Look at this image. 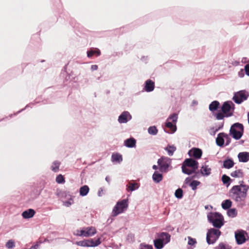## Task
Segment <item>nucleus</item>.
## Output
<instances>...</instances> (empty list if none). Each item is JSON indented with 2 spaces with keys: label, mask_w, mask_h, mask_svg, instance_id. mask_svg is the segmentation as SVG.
I'll return each instance as SVG.
<instances>
[{
  "label": "nucleus",
  "mask_w": 249,
  "mask_h": 249,
  "mask_svg": "<svg viewBox=\"0 0 249 249\" xmlns=\"http://www.w3.org/2000/svg\"><path fill=\"white\" fill-rule=\"evenodd\" d=\"M208 222L213 228L220 229L225 224L226 221L223 215L218 212H210L207 213Z\"/></svg>",
  "instance_id": "f257e3e1"
},
{
  "label": "nucleus",
  "mask_w": 249,
  "mask_h": 249,
  "mask_svg": "<svg viewBox=\"0 0 249 249\" xmlns=\"http://www.w3.org/2000/svg\"><path fill=\"white\" fill-rule=\"evenodd\" d=\"M235 108V105L231 101L228 100L223 102L222 105H221V112L216 114L217 118L221 120L225 117L228 118L232 116L233 115Z\"/></svg>",
  "instance_id": "f03ea898"
},
{
  "label": "nucleus",
  "mask_w": 249,
  "mask_h": 249,
  "mask_svg": "<svg viewBox=\"0 0 249 249\" xmlns=\"http://www.w3.org/2000/svg\"><path fill=\"white\" fill-rule=\"evenodd\" d=\"M178 114L177 113H173L171 114L164 122V125L171 129V131H168L166 129L163 125H162L163 131L164 132L169 134H173L175 133L177 130V123L178 122Z\"/></svg>",
  "instance_id": "7ed1b4c3"
},
{
  "label": "nucleus",
  "mask_w": 249,
  "mask_h": 249,
  "mask_svg": "<svg viewBox=\"0 0 249 249\" xmlns=\"http://www.w3.org/2000/svg\"><path fill=\"white\" fill-rule=\"evenodd\" d=\"M244 133V125L239 122L231 124L229 130V135L235 140H239Z\"/></svg>",
  "instance_id": "20e7f679"
},
{
  "label": "nucleus",
  "mask_w": 249,
  "mask_h": 249,
  "mask_svg": "<svg viewBox=\"0 0 249 249\" xmlns=\"http://www.w3.org/2000/svg\"><path fill=\"white\" fill-rule=\"evenodd\" d=\"M222 232L219 229L210 228L207 230L206 242L208 245H213L218 239Z\"/></svg>",
  "instance_id": "39448f33"
},
{
  "label": "nucleus",
  "mask_w": 249,
  "mask_h": 249,
  "mask_svg": "<svg viewBox=\"0 0 249 249\" xmlns=\"http://www.w3.org/2000/svg\"><path fill=\"white\" fill-rule=\"evenodd\" d=\"M157 164L159 165L160 171L162 173H167L173 169L172 160L167 157H160L157 160Z\"/></svg>",
  "instance_id": "423d86ee"
},
{
  "label": "nucleus",
  "mask_w": 249,
  "mask_h": 249,
  "mask_svg": "<svg viewBox=\"0 0 249 249\" xmlns=\"http://www.w3.org/2000/svg\"><path fill=\"white\" fill-rule=\"evenodd\" d=\"M242 194L243 191L240 185H234L229 190L230 197L236 202L244 201L246 198Z\"/></svg>",
  "instance_id": "0eeeda50"
},
{
  "label": "nucleus",
  "mask_w": 249,
  "mask_h": 249,
  "mask_svg": "<svg viewBox=\"0 0 249 249\" xmlns=\"http://www.w3.org/2000/svg\"><path fill=\"white\" fill-rule=\"evenodd\" d=\"M128 207V202L127 199H124L120 201H118L113 208L111 216L113 217L117 216L119 214L126 211Z\"/></svg>",
  "instance_id": "6e6552de"
},
{
  "label": "nucleus",
  "mask_w": 249,
  "mask_h": 249,
  "mask_svg": "<svg viewBox=\"0 0 249 249\" xmlns=\"http://www.w3.org/2000/svg\"><path fill=\"white\" fill-rule=\"evenodd\" d=\"M249 97V92L246 89H242L234 92L232 100L236 104H241L246 101Z\"/></svg>",
  "instance_id": "1a4fd4ad"
},
{
  "label": "nucleus",
  "mask_w": 249,
  "mask_h": 249,
  "mask_svg": "<svg viewBox=\"0 0 249 249\" xmlns=\"http://www.w3.org/2000/svg\"><path fill=\"white\" fill-rule=\"evenodd\" d=\"M76 232V233H74V234L77 236L88 237L95 234L97 231L95 227L89 226L83 227L80 230H77Z\"/></svg>",
  "instance_id": "9d476101"
},
{
  "label": "nucleus",
  "mask_w": 249,
  "mask_h": 249,
  "mask_svg": "<svg viewBox=\"0 0 249 249\" xmlns=\"http://www.w3.org/2000/svg\"><path fill=\"white\" fill-rule=\"evenodd\" d=\"M236 243L240 245L245 243L249 239L248 232L242 229L237 230L234 232Z\"/></svg>",
  "instance_id": "9b49d317"
},
{
  "label": "nucleus",
  "mask_w": 249,
  "mask_h": 249,
  "mask_svg": "<svg viewBox=\"0 0 249 249\" xmlns=\"http://www.w3.org/2000/svg\"><path fill=\"white\" fill-rule=\"evenodd\" d=\"M209 109L216 120H220V119H218L216 116L219 112H221V105L219 101L217 100L212 101L209 105Z\"/></svg>",
  "instance_id": "f8f14e48"
},
{
  "label": "nucleus",
  "mask_w": 249,
  "mask_h": 249,
  "mask_svg": "<svg viewBox=\"0 0 249 249\" xmlns=\"http://www.w3.org/2000/svg\"><path fill=\"white\" fill-rule=\"evenodd\" d=\"M202 154V149L198 147H193L188 152L190 157H192L196 160L201 159Z\"/></svg>",
  "instance_id": "ddd939ff"
},
{
  "label": "nucleus",
  "mask_w": 249,
  "mask_h": 249,
  "mask_svg": "<svg viewBox=\"0 0 249 249\" xmlns=\"http://www.w3.org/2000/svg\"><path fill=\"white\" fill-rule=\"evenodd\" d=\"M191 158L185 159L182 162V165L197 170L199 167L198 162L196 159H193Z\"/></svg>",
  "instance_id": "4468645a"
},
{
  "label": "nucleus",
  "mask_w": 249,
  "mask_h": 249,
  "mask_svg": "<svg viewBox=\"0 0 249 249\" xmlns=\"http://www.w3.org/2000/svg\"><path fill=\"white\" fill-rule=\"evenodd\" d=\"M132 116L128 111H124L119 116L118 121L120 124H125L131 120Z\"/></svg>",
  "instance_id": "2eb2a0df"
},
{
  "label": "nucleus",
  "mask_w": 249,
  "mask_h": 249,
  "mask_svg": "<svg viewBox=\"0 0 249 249\" xmlns=\"http://www.w3.org/2000/svg\"><path fill=\"white\" fill-rule=\"evenodd\" d=\"M227 133L224 132H220L217 134L215 139V143L217 146L223 148L225 147V141Z\"/></svg>",
  "instance_id": "dca6fc26"
},
{
  "label": "nucleus",
  "mask_w": 249,
  "mask_h": 249,
  "mask_svg": "<svg viewBox=\"0 0 249 249\" xmlns=\"http://www.w3.org/2000/svg\"><path fill=\"white\" fill-rule=\"evenodd\" d=\"M85 247H96L101 244L102 242L100 237L85 239Z\"/></svg>",
  "instance_id": "f3484780"
},
{
  "label": "nucleus",
  "mask_w": 249,
  "mask_h": 249,
  "mask_svg": "<svg viewBox=\"0 0 249 249\" xmlns=\"http://www.w3.org/2000/svg\"><path fill=\"white\" fill-rule=\"evenodd\" d=\"M155 88V82L150 79L146 80L143 84V88L142 91L147 92H150L153 91Z\"/></svg>",
  "instance_id": "a211bd4d"
},
{
  "label": "nucleus",
  "mask_w": 249,
  "mask_h": 249,
  "mask_svg": "<svg viewBox=\"0 0 249 249\" xmlns=\"http://www.w3.org/2000/svg\"><path fill=\"white\" fill-rule=\"evenodd\" d=\"M156 235L166 245L169 243L171 240V235L167 232L162 231L157 233Z\"/></svg>",
  "instance_id": "6ab92c4d"
},
{
  "label": "nucleus",
  "mask_w": 249,
  "mask_h": 249,
  "mask_svg": "<svg viewBox=\"0 0 249 249\" xmlns=\"http://www.w3.org/2000/svg\"><path fill=\"white\" fill-rule=\"evenodd\" d=\"M234 164L233 160L231 157H227L223 160L221 168L229 169L233 167Z\"/></svg>",
  "instance_id": "aec40b11"
},
{
  "label": "nucleus",
  "mask_w": 249,
  "mask_h": 249,
  "mask_svg": "<svg viewBox=\"0 0 249 249\" xmlns=\"http://www.w3.org/2000/svg\"><path fill=\"white\" fill-rule=\"evenodd\" d=\"M136 140L134 138L130 137L124 141V145L127 148H135L136 147Z\"/></svg>",
  "instance_id": "412c9836"
},
{
  "label": "nucleus",
  "mask_w": 249,
  "mask_h": 249,
  "mask_svg": "<svg viewBox=\"0 0 249 249\" xmlns=\"http://www.w3.org/2000/svg\"><path fill=\"white\" fill-rule=\"evenodd\" d=\"M87 54L88 58H91L93 56L98 57L101 54V52L98 48H90L88 50Z\"/></svg>",
  "instance_id": "4be33fe9"
},
{
  "label": "nucleus",
  "mask_w": 249,
  "mask_h": 249,
  "mask_svg": "<svg viewBox=\"0 0 249 249\" xmlns=\"http://www.w3.org/2000/svg\"><path fill=\"white\" fill-rule=\"evenodd\" d=\"M165 174V173H162L160 171H155L154 173L152 175V179L153 181L155 183H159L160 181H161L163 179V175Z\"/></svg>",
  "instance_id": "5701e85b"
},
{
  "label": "nucleus",
  "mask_w": 249,
  "mask_h": 249,
  "mask_svg": "<svg viewBox=\"0 0 249 249\" xmlns=\"http://www.w3.org/2000/svg\"><path fill=\"white\" fill-rule=\"evenodd\" d=\"M36 214V211L33 209H28L24 211L21 215L24 219H28L34 217Z\"/></svg>",
  "instance_id": "b1692460"
},
{
  "label": "nucleus",
  "mask_w": 249,
  "mask_h": 249,
  "mask_svg": "<svg viewBox=\"0 0 249 249\" xmlns=\"http://www.w3.org/2000/svg\"><path fill=\"white\" fill-rule=\"evenodd\" d=\"M238 160L240 162H247L249 161V152H241L237 155Z\"/></svg>",
  "instance_id": "393cba45"
},
{
  "label": "nucleus",
  "mask_w": 249,
  "mask_h": 249,
  "mask_svg": "<svg viewBox=\"0 0 249 249\" xmlns=\"http://www.w3.org/2000/svg\"><path fill=\"white\" fill-rule=\"evenodd\" d=\"M67 65H68V64L65 65V66L64 67L63 70V71H64L63 73L65 72L66 74V77L64 79V82H66L68 81H72L73 82H76V78L75 76L72 77V78H71V76H72V74H73L72 72H71V73H69L67 71ZM63 74H64V73H63Z\"/></svg>",
  "instance_id": "a878e982"
},
{
  "label": "nucleus",
  "mask_w": 249,
  "mask_h": 249,
  "mask_svg": "<svg viewBox=\"0 0 249 249\" xmlns=\"http://www.w3.org/2000/svg\"><path fill=\"white\" fill-rule=\"evenodd\" d=\"M201 175L203 177H208L211 174V168L207 165H202L200 169Z\"/></svg>",
  "instance_id": "bb28decb"
},
{
  "label": "nucleus",
  "mask_w": 249,
  "mask_h": 249,
  "mask_svg": "<svg viewBox=\"0 0 249 249\" xmlns=\"http://www.w3.org/2000/svg\"><path fill=\"white\" fill-rule=\"evenodd\" d=\"M153 243L154 246L156 249H162L166 245L156 235L155 236V239L153 240Z\"/></svg>",
  "instance_id": "cd10ccee"
},
{
  "label": "nucleus",
  "mask_w": 249,
  "mask_h": 249,
  "mask_svg": "<svg viewBox=\"0 0 249 249\" xmlns=\"http://www.w3.org/2000/svg\"><path fill=\"white\" fill-rule=\"evenodd\" d=\"M123 161V156L119 153H113L111 155V161L120 163Z\"/></svg>",
  "instance_id": "c85d7f7f"
},
{
  "label": "nucleus",
  "mask_w": 249,
  "mask_h": 249,
  "mask_svg": "<svg viewBox=\"0 0 249 249\" xmlns=\"http://www.w3.org/2000/svg\"><path fill=\"white\" fill-rule=\"evenodd\" d=\"M221 181L224 185L228 187L232 182L233 179L226 174H223L221 177Z\"/></svg>",
  "instance_id": "c756f323"
},
{
  "label": "nucleus",
  "mask_w": 249,
  "mask_h": 249,
  "mask_svg": "<svg viewBox=\"0 0 249 249\" xmlns=\"http://www.w3.org/2000/svg\"><path fill=\"white\" fill-rule=\"evenodd\" d=\"M221 207L224 210H228L231 208L232 205V202L230 199H227L223 200L221 203Z\"/></svg>",
  "instance_id": "7c9ffc66"
},
{
  "label": "nucleus",
  "mask_w": 249,
  "mask_h": 249,
  "mask_svg": "<svg viewBox=\"0 0 249 249\" xmlns=\"http://www.w3.org/2000/svg\"><path fill=\"white\" fill-rule=\"evenodd\" d=\"M79 192L80 196H85L89 194V188L87 185H83L80 187Z\"/></svg>",
  "instance_id": "2f4dec72"
},
{
  "label": "nucleus",
  "mask_w": 249,
  "mask_h": 249,
  "mask_svg": "<svg viewBox=\"0 0 249 249\" xmlns=\"http://www.w3.org/2000/svg\"><path fill=\"white\" fill-rule=\"evenodd\" d=\"M177 148L174 145L168 144L165 148L164 150L167 152L168 155L170 156H172Z\"/></svg>",
  "instance_id": "473e14b6"
},
{
  "label": "nucleus",
  "mask_w": 249,
  "mask_h": 249,
  "mask_svg": "<svg viewBox=\"0 0 249 249\" xmlns=\"http://www.w3.org/2000/svg\"><path fill=\"white\" fill-rule=\"evenodd\" d=\"M188 167L181 164V170L183 174L189 176L192 175L195 170H196V169H194L193 168L189 169Z\"/></svg>",
  "instance_id": "72a5a7b5"
},
{
  "label": "nucleus",
  "mask_w": 249,
  "mask_h": 249,
  "mask_svg": "<svg viewBox=\"0 0 249 249\" xmlns=\"http://www.w3.org/2000/svg\"><path fill=\"white\" fill-rule=\"evenodd\" d=\"M237 211L235 208H231L227 210V214L229 217L234 218L237 215Z\"/></svg>",
  "instance_id": "f704fd0d"
},
{
  "label": "nucleus",
  "mask_w": 249,
  "mask_h": 249,
  "mask_svg": "<svg viewBox=\"0 0 249 249\" xmlns=\"http://www.w3.org/2000/svg\"><path fill=\"white\" fill-rule=\"evenodd\" d=\"M230 175L235 178H242L244 176V173L242 171V169H238L236 170H235L234 171L231 172L230 174Z\"/></svg>",
  "instance_id": "c9c22d12"
},
{
  "label": "nucleus",
  "mask_w": 249,
  "mask_h": 249,
  "mask_svg": "<svg viewBox=\"0 0 249 249\" xmlns=\"http://www.w3.org/2000/svg\"><path fill=\"white\" fill-rule=\"evenodd\" d=\"M57 196L61 199L68 198L71 196L69 192L63 191L58 192L57 193Z\"/></svg>",
  "instance_id": "e433bc0d"
},
{
  "label": "nucleus",
  "mask_w": 249,
  "mask_h": 249,
  "mask_svg": "<svg viewBox=\"0 0 249 249\" xmlns=\"http://www.w3.org/2000/svg\"><path fill=\"white\" fill-rule=\"evenodd\" d=\"M175 196L178 199H181L183 197V191L182 188H178L175 192Z\"/></svg>",
  "instance_id": "4c0bfd02"
},
{
  "label": "nucleus",
  "mask_w": 249,
  "mask_h": 249,
  "mask_svg": "<svg viewBox=\"0 0 249 249\" xmlns=\"http://www.w3.org/2000/svg\"><path fill=\"white\" fill-rule=\"evenodd\" d=\"M148 133L151 135L155 136L158 134V129L156 126L155 125H152L148 127Z\"/></svg>",
  "instance_id": "58836bf2"
},
{
  "label": "nucleus",
  "mask_w": 249,
  "mask_h": 249,
  "mask_svg": "<svg viewBox=\"0 0 249 249\" xmlns=\"http://www.w3.org/2000/svg\"><path fill=\"white\" fill-rule=\"evenodd\" d=\"M127 189L128 191L133 192L139 189L140 185L136 183L131 184L129 186L127 185Z\"/></svg>",
  "instance_id": "ea45409f"
},
{
  "label": "nucleus",
  "mask_w": 249,
  "mask_h": 249,
  "mask_svg": "<svg viewBox=\"0 0 249 249\" xmlns=\"http://www.w3.org/2000/svg\"><path fill=\"white\" fill-rule=\"evenodd\" d=\"M190 184V187L191 188L192 190L196 191L197 188V186L201 184V182L197 180H193Z\"/></svg>",
  "instance_id": "a19ab883"
},
{
  "label": "nucleus",
  "mask_w": 249,
  "mask_h": 249,
  "mask_svg": "<svg viewBox=\"0 0 249 249\" xmlns=\"http://www.w3.org/2000/svg\"><path fill=\"white\" fill-rule=\"evenodd\" d=\"M60 162L57 160L54 161L53 163V165L51 166V169L52 171H53L54 172H56L58 171L59 166H60Z\"/></svg>",
  "instance_id": "79ce46f5"
},
{
  "label": "nucleus",
  "mask_w": 249,
  "mask_h": 249,
  "mask_svg": "<svg viewBox=\"0 0 249 249\" xmlns=\"http://www.w3.org/2000/svg\"><path fill=\"white\" fill-rule=\"evenodd\" d=\"M55 181L58 184H64L65 182V178L63 175L59 174L56 176Z\"/></svg>",
  "instance_id": "37998d69"
},
{
  "label": "nucleus",
  "mask_w": 249,
  "mask_h": 249,
  "mask_svg": "<svg viewBox=\"0 0 249 249\" xmlns=\"http://www.w3.org/2000/svg\"><path fill=\"white\" fill-rule=\"evenodd\" d=\"M217 249H231V247L227 244L221 242L216 248Z\"/></svg>",
  "instance_id": "c03bdc74"
},
{
  "label": "nucleus",
  "mask_w": 249,
  "mask_h": 249,
  "mask_svg": "<svg viewBox=\"0 0 249 249\" xmlns=\"http://www.w3.org/2000/svg\"><path fill=\"white\" fill-rule=\"evenodd\" d=\"M63 205L67 207H70L72 203H73V200L72 196L68 198V200L66 201L62 200Z\"/></svg>",
  "instance_id": "a18cd8bd"
},
{
  "label": "nucleus",
  "mask_w": 249,
  "mask_h": 249,
  "mask_svg": "<svg viewBox=\"0 0 249 249\" xmlns=\"http://www.w3.org/2000/svg\"><path fill=\"white\" fill-rule=\"evenodd\" d=\"M139 249H154L153 246L147 244L145 243H142L139 246Z\"/></svg>",
  "instance_id": "49530a36"
},
{
  "label": "nucleus",
  "mask_w": 249,
  "mask_h": 249,
  "mask_svg": "<svg viewBox=\"0 0 249 249\" xmlns=\"http://www.w3.org/2000/svg\"><path fill=\"white\" fill-rule=\"evenodd\" d=\"M241 188H243L242 191H243V194L242 196H245V197L246 198L248 195V192L249 189V186L247 184H244V185H240Z\"/></svg>",
  "instance_id": "de8ad7c7"
},
{
  "label": "nucleus",
  "mask_w": 249,
  "mask_h": 249,
  "mask_svg": "<svg viewBox=\"0 0 249 249\" xmlns=\"http://www.w3.org/2000/svg\"><path fill=\"white\" fill-rule=\"evenodd\" d=\"M5 246L8 248L11 249L15 246V243L13 240H9L6 243Z\"/></svg>",
  "instance_id": "09e8293b"
},
{
  "label": "nucleus",
  "mask_w": 249,
  "mask_h": 249,
  "mask_svg": "<svg viewBox=\"0 0 249 249\" xmlns=\"http://www.w3.org/2000/svg\"><path fill=\"white\" fill-rule=\"evenodd\" d=\"M188 244L191 246H195L197 243L196 240L195 238H192L191 236H188Z\"/></svg>",
  "instance_id": "8fccbe9b"
},
{
  "label": "nucleus",
  "mask_w": 249,
  "mask_h": 249,
  "mask_svg": "<svg viewBox=\"0 0 249 249\" xmlns=\"http://www.w3.org/2000/svg\"><path fill=\"white\" fill-rule=\"evenodd\" d=\"M200 176H201L200 170H198L197 169V170H195L194 173H193V175L191 177H192L193 179L195 178H199Z\"/></svg>",
  "instance_id": "3c124183"
},
{
  "label": "nucleus",
  "mask_w": 249,
  "mask_h": 249,
  "mask_svg": "<svg viewBox=\"0 0 249 249\" xmlns=\"http://www.w3.org/2000/svg\"><path fill=\"white\" fill-rule=\"evenodd\" d=\"M135 236L134 234L130 233L127 236L126 240L130 242H133L134 241Z\"/></svg>",
  "instance_id": "603ef678"
},
{
  "label": "nucleus",
  "mask_w": 249,
  "mask_h": 249,
  "mask_svg": "<svg viewBox=\"0 0 249 249\" xmlns=\"http://www.w3.org/2000/svg\"><path fill=\"white\" fill-rule=\"evenodd\" d=\"M217 131L216 129H215V127L213 126L211 127L210 129L209 130V133L210 135L214 136Z\"/></svg>",
  "instance_id": "864d4df0"
},
{
  "label": "nucleus",
  "mask_w": 249,
  "mask_h": 249,
  "mask_svg": "<svg viewBox=\"0 0 249 249\" xmlns=\"http://www.w3.org/2000/svg\"><path fill=\"white\" fill-rule=\"evenodd\" d=\"M230 137L231 136L229 135V134H227V136L225 138L226 142H225V146L229 145L231 143V138Z\"/></svg>",
  "instance_id": "5fc2aeb1"
},
{
  "label": "nucleus",
  "mask_w": 249,
  "mask_h": 249,
  "mask_svg": "<svg viewBox=\"0 0 249 249\" xmlns=\"http://www.w3.org/2000/svg\"><path fill=\"white\" fill-rule=\"evenodd\" d=\"M193 180L194 179L192 178V177H188L186 178L184 180L185 184H187L190 186V183H191Z\"/></svg>",
  "instance_id": "6e6d98bb"
},
{
  "label": "nucleus",
  "mask_w": 249,
  "mask_h": 249,
  "mask_svg": "<svg viewBox=\"0 0 249 249\" xmlns=\"http://www.w3.org/2000/svg\"><path fill=\"white\" fill-rule=\"evenodd\" d=\"M41 243H42L41 241L36 242V243L34 245L32 246L29 249H37Z\"/></svg>",
  "instance_id": "4d7b16f0"
},
{
  "label": "nucleus",
  "mask_w": 249,
  "mask_h": 249,
  "mask_svg": "<svg viewBox=\"0 0 249 249\" xmlns=\"http://www.w3.org/2000/svg\"><path fill=\"white\" fill-rule=\"evenodd\" d=\"M75 244H76V245H77L78 246L85 247V245H86L85 239H84V240H81V241H76Z\"/></svg>",
  "instance_id": "13d9d810"
},
{
  "label": "nucleus",
  "mask_w": 249,
  "mask_h": 249,
  "mask_svg": "<svg viewBox=\"0 0 249 249\" xmlns=\"http://www.w3.org/2000/svg\"><path fill=\"white\" fill-rule=\"evenodd\" d=\"M245 73V68L244 69H241L238 73V76L240 78H243Z\"/></svg>",
  "instance_id": "bf43d9fd"
},
{
  "label": "nucleus",
  "mask_w": 249,
  "mask_h": 249,
  "mask_svg": "<svg viewBox=\"0 0 249 249\" xmlns=\"http://www.w3.org/2000/svg\"><path fill=\"white\" fill-rule=\"evenodd\" d=\"M245 68V74L249 76V63L247 64L244 66Z\"/></svg>",
  "instance_id": "052dcab7"
},
{
  "label": "nucleus",
  "mask_w": 249,
  "mask_h": 249,
  "mask_svg": "<svg viewBox=\"0 0 249 249\" xmlns=\"http://www.w3.org/2000/svg\"><path fill=\"white\" fill-rule=\"evenodd\" d=\"M34 104V103H30L29 104L27 105L26 106V107H25L24 108H22V109H20V110H19L18 111V112H17L16 114H15L14 115H17V114H18V113H19L21 112L22 111L24 110L26 108H27V107H31V105H33Z\"/></svg>",
  "instance_id": "680f3d73"
},
{
  "label": "nucleus",
  "mask_w": 249,
  "mask_h": 249,
  "mask_svg": "<svg viewBox=\"0 0 249 249\" xmlns=\"http://www.w3.org/2000/svg\"><path fill=\"white\" fill-rule=\"evenodd\" d=\"M224 124V122H223L221 123H220L217 127H215V129H216V131L217 132L223 128Z\"/></svg>",
  "instance_id": "e2e57ef3"
},
{
  "label": "nucleus",
  "mask_w": 249,
  "mask_h": 249,
  "mask_svg": "<svg viewBox=\"0 0 249 249\" xmlns=\"http://www.w3.org/2000/svg\"><path fill=\"white\" fill-rule=\"evenodd\" d=\"M69 22H70V24L71 26H72L73 27H75V26L76 25V21H75V20L73 18H70Z\"/></svg>",
  "instance_id": "0e129e2a"
},
{
  "label": "nucleus",
  "mask_w": 249,
  "mask_h": 249,
  "mask_svg": "<svg viewBox=\"0 0 249 249\" xmlns=\"http://www.w3.org/2000/svg\"><path fill=\"white\" fill-rule=\"evenodd\" d=\"M123 52H114V53H113L112 54L111 56H114H114H122V55H123Z\"/></svg>",
  "instance_id": "69168bd1"
},
{
  "label": "nucleus",
  "mask_w": 249,
  "mask_h": 249,
  "mask_svg": "<svg viewBox=\"0 0 249 249\" xmlns=\"http://www.w3.org/2000/svg\"><path fill=\"white\" fill-rule=\"evenodd\" d=\"M174 228L170 225L166 226L165 229V230L168 231H172L174 230Z\"/></svg>",
  "instance_id": "338daca9"
},
{
  "label": "nucleus",
  "mask_w": 249,
  "mask_h": 249,
  "mask_svg": "<svg viewBox=\"0 0 249 249\" xmlns=\"http://www.w3.org/2000/svg\"><path fill=\"white\" fill-rule=\"evenodd\" d=\"M152 169L153 170H155V171H157L158 170H159L158 171H160V167H159V165L157 164V165H153L152 166Z\"/></svg>",
  "instance_id": "774afa93"
}]
</instances>
